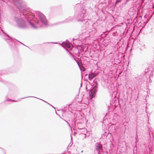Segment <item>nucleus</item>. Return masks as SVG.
<instances>
[{"instance_id": "obj_17", "label": "nucleus", "mask_w": 154, "mask_h": 154, "mask_svg": "<svg viewBox=\"0 0 154 154\" xmlns=\"http://www.w3.org/2000/svg\"><path fill=\"white\" fill-rule=\"evenodd\" d=\"M0 30L2 31V32H3L4 34H6L5 33L4 31V30H2V29L1 28V27H0Z\"/></svg>"}, {"instance_id": "obj_4", "label": "nucleus", "mask_w": 154, "mask_h": 154, "mask_svg": "<svg viewBox=\"0 0 154 154\" xmlns=\"http://www.w3.org/2000/svg\"><path fill=\"white\" fill-rule=\"evenodd\" d=\"M37 15L42 23L45 26H47V21L45 15L42 13L40 12H38L37 13Z\"/></svg>"}, {"instance_id": "obj_20", "label": "nucleus", "mask_w": 154, "mask_h": 154, "mask_svg": "<svg viewBox=\"0 0 154 154\" xmlns=\"http://www.w3.org/2000/svg\"><path fill=\"white\" fill-rule=\"evenodd\" d=\"M48 104H49V105H50V106H51L53 108H54L55 109V108L53 106H52V105H51V104H50V103H48Z\"/></svg>"}, {"instance_id": "obj_30", "label": "nucleus", "mask_w": 154, "mask_h": 154, "mask_svg": "<svg viewBox=\"0 0 154 154\" xmlns=\"http://www.w3.org/2000/svg\"><path fill=\"white\" fill-rule=\"evenodd\" d=\"M0 149H2V148L0 147Z\"/></svg>"}, {"instance_id": "obj_3", "label": "nucleus", "mask_w": 154, "mask_h": 154, "mask_svg": "<svg viewBox=\"0 0 154 154\" xmlns=\"http://www.w3.org/2000/svg\"><path fill=\"white\" fill-rule=\"evenodd\" d=\"M14 20L16 22L17 26L19 28L22 29H25L28 28V26L25 21L22 18H19L17 16H18V14L14 13ZM19 17H20L19 16Z\"/></svg>"}, {"instance_id": "obj_9", "label": "nucleus", "mask_w": 154, "mask_h": 154, "mask_svg": "<svg viewBox=\"0 0 154 154\" xmlns=\"http://www.w3.org/2000/svg\"><path fill=\"white\" fill-rule=\"evenodd\" d=\"M4 39L6 40L7 42L11 46H12L13 44L12 41L9 38H4Z\"/></svg>"}, {"instance_id": "obj_1", "label": "nucleus", "mask_w": 154, "mask_h": 154, "mask_svg": "<svg viewBox=\"0 0 154 154\" xmlns=\"http://www.w3.org/2000/svg\"><path fill=\"white\" fill-rule=\"evenodd\" d=\"M14 6L18 9L20 13H18V16H21L22 15L27 20L29 23L32 27L35 29L37 28L29 20L33 19L34 17V14L28 10L26 9V5L24 3L22 0H12Z\"/></svg>"}, {"instance_id": "obj_23", "label": "nucleus", "mask_w": 154, "mask_h": 154, "mask_svg": "<svg viewBox=\"0 0 154 154\" xmlns=\"http://www.w3.org/2000/svg\"><path fill=\"white\" fill-rule=\"evenodd\" d=\"M65 121L67 123L68 125H69V123L68 122H67V121H66V120H65Z\"/></svg>"}, {"instance_id": "obj_26", "label": "nucleus", "mask_w": 154, "mask_h": 154, "mask_svg": "<svg viewBox=\"0 0 154 154\" xmlns=\"http://www.w3.org/2000/svg\"><path fill=\"white\" fill-rule=\"evenodd\" d=\"M16 40L17 41H18V42H20V43H21L22 44V43L21 42H20V41H18V40Z\"/></svg>"}, {"instance_id": "obj_13", "label": "nucleus", "mask_w": 154, "mask_h": 154, "mask_svg": "<svg viewBox=\"0 0 154 154\" xmlns=\"http://www.w3.org/2000/svg\"><path fill=\"white\" fill-rule=\"evenodd\" d=\"M74 60H75V61H76V63H77V64H78V66H79V67H80L79 65V62H78V61H77L75 60V59L74 58Z\"/></svg>"}, {"instance_id": "obj_5", "label": "nucleus", "mask_w": 154, "mask_h": 154, "mask_svg": "<svg viewBox=\"0 0 154 154\" xmlns=\"http://www.w3.org/2000/svg\"><path fill=\"white\" fill-rule=\"evenodd\" d=\"M98 87V84L96 83L92 88L91 90L89 93V96L91 98H93L95 95V93L97 91V88Z\"/></svg>"}, {"instance_id": "obj_8", "label": "nucleus", "mask_w": 154, "mask_h": 154, "mask_svg": "<svg viewBox=\"0 0 154 154\" xmlns=\"http://www.w3.org/2000/svg\"><path fill=\"white\" fill-rule=\"evenodd\" d=\"M97 75V74L93 72L90 73L88 75V79L89 80H91L94 78Z\"/></svg>"}, {"instance_id": "obj_7", "label": "nucleus", "mask_w": 154, "mask_h": 154, "mask_svg": "<svg viewBox=\"0 0 154 154\" xmlns=\"http://www.w3.org/2000/svg\"><path fill=\"white\" fill-rule=\"evenodd\" d=\"M61 45L64 48H71L70 44L69 42L67 40H66V42H62Z\"/></svg>"}, {"instance_id": "obj_11", "label": "nucleus", "mask_w": 154, "mask_h": 154, "mask_svg": "<svg viewBox=\"0 0 154 154\" xmlns=\"http://www.w3.org/2000/svg\"><path fill=\"white\" fill-rule=\"evenodd\" d=\"M34 97V98H38V99H39L40 100H42V101H44V102L47 103V104L48 103L47 102L44 101V100H42L41 99H39V98H37L36 97H30V96H29V97ZM26 98V97H23V98H22L21 99H23V98Z\"/></svg>"}, {"instance_id": "obj_16", "label": "nucleus", "mask_w": 154, "mask_h": 154, "mask_svg": "<svg viewBox=\"0 0 154 154\" xmlns=\"http://www.w3.org/2000/svg\"><path fill=\"white\" fill-rule=\"evenodd\" d=\"M135 139L136 140V143L138 141L137 140V139H138V136H137V134L136 135V136L135 137Z\"/></svg>"}, {"instance_id": "obj_2", "label": "nucleus", "mask_w": 154, "mask_h": 154, "mask_svg": "<svg viewBox=\"0 0 154 154\" xmlns=\"http://www.w3.org/2000/svg\"><path fill=\"white\" fill-rule=\"evenodd\" d=\"M85 10L83 8L81 7L79 9V11L75 12L74 15V18H77L78 21H81L85 23V27L89 24L88 20H84Z\"/></svg>"}, {"instance_id": "obj_12", "label": "nucleus", "mask_w": 154, "mask_h": 154, "mask_svg": "<svg viewBox=\"0 0 154 154\" xmlns=\"http://www.w3.org/2000/svg\"><path fill=\"white\" fill-rule=\"evenodd\" d=\"M6 101H16L15 100H11V99H8L7 100H6Z\"/></svg>"}, {"instance_id": "obj_15", "label": "nucleus", "mask_w": 154, "mask_h": 154, "mask_svg": "<svg viewBox=\"0 0 154 154\" xmlns=\"http://www.w3.org/2000/svg\"><path fill=\"white\" fill-rule=\"evenodd\" d=\"M148 148L149 151V152H151L152 151V148L148 147Z\"/></svg>"}, {"instance_id": "obj_29", "label": "nucleus", "mask_w": 154, "mask_h": 154, "mask_svg": "<svg viewBox=\"0 0 154 154\" xmlns=\"http://www.w3.org/2000/svg\"><path fill=\"white\" fill-rule=\"evenodd\" d=\"M118 1H119L120 2L122 0H118Z\"/></svg>"}, {"instance_id": "obj_28", "label": "nucleus", "mask_w": 154, "mask_h": 154, "mask_svg": "<svg viewBox=\"0 0 154 154\" xmlns=\"http://www.w3.org/2000/svg\"><path fill=\"white\" fill-rule=\"evenodd\" d=\"M85 69H84V70H83L82 71H85Z\"/></svg>"}, {"instance_id": "obj_21", "label": "nucleus", "mask_w": 154, "mask_h": 154, "mask_svg": "<svg viewBox=\"0 0 154 154\" xmlns=\"http://www.w3.org/2000/svg\"><path fill=\"white\" fill-rule=\"evenodd\" d=\"M148 71H149V69H147V71H145V73L148 72Z\"/></svg>"}, {"instance_id": "obj_25", "label": "nucleus", "mask_w": 154, "mask_h": 154, "mask_svg": "<svg viewBox=\"0 0 154 154\" xmlns=\"http://www.w3.org/2000/svg\"><path fill=\"white\" fill-rule=\"evenodd\" d=\"M51 43H53V44H57V42H51Z\"/></svg>"}, {"instance_id": "obj_6", "label": "nucleus", "mask_w": 154, "mask_h": 154, "mask_svg": "<svg viewBox=\"0 0 154 154\" xmlns=\"http://www.w3.org/2000/svg\"><path fill=\"white\" fill-rule=\"evenodd\" d=\"M95 149L98 154H100L103 152L102 145L100 143H96Z\"/></svg>"}, {"instance_id": "obj_19", "label": "nucleus", "mask_w": 154, "mask_h": 154, "mask_svg": "<svg viewBox=\"0 0 154 154\" xmlns=\"http://www.w3.org/2000/svg\"><path fill=\"white\" fill-rule=\"evenodd\" d=\"M152 67H154V60L152 63Z\"/></svg>"}, {"instance_id": "obj_22", "label": "nucleus", "mask_w": 154, "mask_h": 154, "mask_svg": "<svg viewBox=\"0 0 154 154\" xmlns=\"http://www.w3.org/2000/svg\"><path fill=\"white\" fill-rule=\"evenodd\" d=\"M7 35L8 36V37L12 39V38L11 37H10L8 34H7Z\"/></svg>"}, {"instance_id": "obj_24", "label": "nucleus", "mask_w": 154, "mask_h": 154, "mask_svg": "<svg viewBox=\"0 0 154 154\" xmlns=\"http://www.w3.org/2000/svg\"><path fill=\"white\" fill-rule=\"evenodd\" d=\"M66 50L70 54V53L69 52V51L67 50V49H66Z\"/></svg>"}, {"instance_id": "obj_18", "label": "nucleus", "mask_w": 154, "mask_h": 154, "mask_svg": "<svg viewBox=\"0 0 154 154\" xmlns=\"http://www.w3.org/2000/svg\"><path fill=\"white\" fill-rule=\"evenodd\" d=\"M120 2L118 0H116L115 2V5H116L119 2Z\"/></svg>"}, {"instance_id": "obj_27", "label": "nucleus", "mask_w": 154, "mask_h": 154, "mask_svg": "<svg viewBox=\"0 0 154 154\" xmlns=\"http://www.w3.org/2000/svg\"><path fill=\"white\" fill-rule=\"evenodd\" d=\"M79 5V4H77V5H76V6H78V5Z\"/></svg>"}, {"instance_id": "obj_14", "label": "nucleus", "mask_w": 154, "mask_h": 154, "mask_svg": "<svg viewBox=\"0 0 154 154\" xmlns=\"http://www.w3.org/2000/svg\"><path fill=\"white\" fill-rule=\"evenodd\" d=\"M125 1L124 2L125 5H126L130 0H125Z\"/></svg>"}, {"instance_id": "obj_10", "label": "nucleus", "mask_w": 154, "mask_h": 154, "mask_svg": "<svg viewBox=\"0 0 154 154\" xmlns=\"http://www.w3.org/2000/svg\"><path fill=\"white\" fill-rule=\"evenodd\" d=\"M135 77L137 80L140 81H142V80H144L143 78L140 76H137V77Z\"/></svg>"}]
</instances>
